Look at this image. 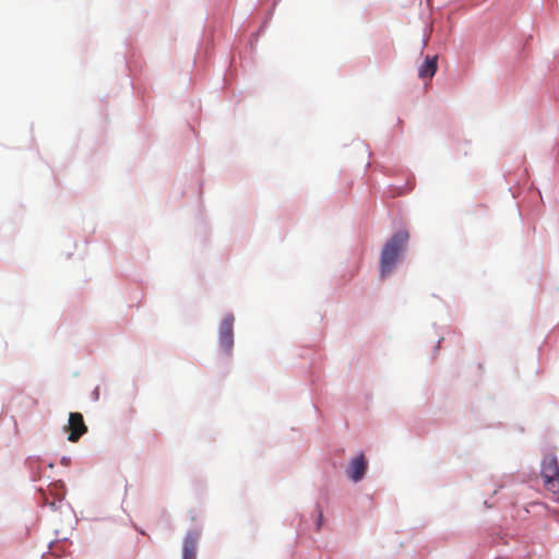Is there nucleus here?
Segmentation results:
<instances>
[{
	"instance_id": "f257e3e1",
	"label": "nucleus",
	"mask_w": 559,
	"mask_h": 559,
	"mask_svg": "<svg viewBox=\"0 0 559 559\" xmlns=\"http://www.w3.org/2000/svg\"><path fill=\"white\" fill-rule=\"evenodd\" d=\"M409 234L406 230L395 233L383 246L380 255V275L389 276L396 265L401 253L405 250Z\"/></svg>"
},
{
	"instance_id": "f03ea898",
	"label": "nucleus",
	"mask_w": 559,
	"mask_h": 559,
	"mask_svg": "<svg viewBox=\"0 0 559 559\" xmlns=\"http://www.w3.org/2000/svg\"><path fill=\"white\" fill-rule=\"evenodd\" d=\"M540 476L545 489L554 495H559V466L554 455L543 459Z\"/></svg>"
},
{
	"instance_id": "7ed1b4c3",
	"label": "nucleus",
	"mask_w": 559,
	"mask_h": 559,
	"mask_svg": "<svg viewBox=\"0 0 559 559\" xmlns=\"http://www.w3.org/2000/svg\"><path fill=\"white\" fill-rule=\"evenodd\" d=\"M219 345L229 353L234 345V316H226L219 326Z\"/></svg>"
},
{
	"instance_id": "20e7f679",
	"label": "nucleus",
	"mask_w": 559,
	"mask_h": 559,
	"mask_svg": "<svg viewBox=\"0 0 559 559\" xmlns=\"http://www.w3.org/2000/svg\"><path fill=\"white\" fill-rule=\"evenodd\" d=\"M68 430L70 431L68 440L71 442H76L87 431L81 413H70Z\"/></svg>"
},
{
	"instance_id": "39448f33",
	"label": "nucleus",
	"mask_w": 559,
	"mask_h": 559,
	"mask_svg": "<svg viewBox=\"0 0 559 559\" xmlns=\"http://www.w3.org/2000/svg\"><path fill=\"white\" fill-rule=\"evenodd\" d=\"M367 471V461L365 455L360 453L355 456L350 462L346 469L347 476L355 483L361 480Z\"/></svg>"
},
{
	"instance_id": "423d86ee",
	"label": "nucleus",
	"mask_w": 559,
	"mask_h": 559,
	"mask_svg": "<svg viewBox=\"0 0 559 559\" xmlns=\"http://www.w3.org/2000/svg\"><path fill=\"white\" fill-rule=\"evenodd\" d=\"M199 533L188 532L182 544V559H197Z\"/></svg>"
},
{
	"instance_id": "0eeeda50",
	"label": "nucleus",
	"mask_w": 559,
	"mask_h": 559,
	"mask_svg": "<svg viewBox=\"0 0 559 559\" xmlns=\"http://www.w3.org/2000/svg\"><path fill=\"white\" fill-rule=\"evenodd\" d=\"M438 57L437 56H427L425 59V62L418 70V75L421 79H431L435 73L437 72V64Z\"/></svg>"
},
{
	"instance_id": "6e6552de",
	"label": "nucleus",
	"mask_w": 559,
	"mask_h": 559,
	"mask_svg": "<svg viewBox=\"0 0 559 559\" xmlns=\"http://www.w3.org/2000/svg\"><path fill=\"white\" fill-rule=\"evenodd\" d=\"M322 513L320 512L319 513V519H318V528L321 526V522H322Z\"/></svg>"
}]
</instances>
